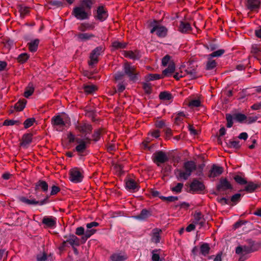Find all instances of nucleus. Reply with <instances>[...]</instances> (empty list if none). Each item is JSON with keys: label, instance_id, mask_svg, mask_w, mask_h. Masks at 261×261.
I'll list each match as a JSON object with an SVG mask.
<instances>
[{"label": "nucleus", "instance_id": "nucleus-9", "mask_svg": "<svg viewBox=\"0 0 261 261\" xmlns=\"http://www.w3.org/2000/svg\"><path fill=\"white\" fill-rule=\"evenodd\" d=\"M152 160L154 163L159 166L160 163H164L169 160L168 154L162 150L157 151L152 155Z\"/></svg>", "mask_w": 261, "mask_h": 261}, {"label": "nucleus", "instance_id": "nucleus-51", "mask_svg": "<svg viewBox=\"0 0 261 261\" xmlns=\"http://www.w3.org/2000/svg\"><path fill=\"white\" fill-rule=\"evenodd\" d=\"M228 145L230 148H233L235 149H239L241 146L240 142L234 140H229L228 143Z\"/></svg>", "mask_w": 261, "mask_h": 261}, {"label": "nucleus", "instance_id": "nucleus-20", "mask_svg": "<svg viewBox=\"0 0 261 261\" xmlns=\"http://www.w3.org/2000/svg\"><path fill=\"white\" fill-rule=\"evenodd\" d=\"M124 56L126 58H128L134 60H139L141 57L140 52L138 50H135L134 51H124Z\"/></svg>", "mask_w": 261, "mask_h": 261}, {"label": "nucleus", "instance_id": "nucleus-48", "mask_svg": "<svg viewBox=\"0 0 261 261\" xmlns=\"http://www.w3.org/2000/svg\"><path fill=\"white\" fill-rule=\"evenodd\" d=\"M29 55L26 53H22L19 55L17 58V61L19 63H24L29 59Z\"/></svg>", "mask_w": 261, "mask_h": 261}, {"label": "nucleus", "instance_id": "nucleus-41", "mask_svg": "<svg viewBox=\"0 0 261 261\" xmlns=\"http://www.w3.org/2000/svg\"><path fill=\"white\" fill-rule=\"evenodd\" d=\"M126 258L127 257L125 255H122L119 253L113 254L110 256L111 261H124Z\"/></svg>", "mask_w": 261, "mask_h": 261}, {"label": "nucleus", "instance_id": "nucleus-38", "mask_svg": "<svg viewBox=\"0 0 261 261\" xmlns=\"http://www.w3.org/2000/svg\"><path fill=\"white\" fill-rule=\"evenodd\" d=\"M27 100L25 99L20 100L15 104L14 108L17 111H21L25 108Z\"/></svg>", "mask_w": 261, "mask_h": 261}, {"label": "nucleus", "instance_id": "nucleus-28", "mask_svg": "<svg viewBox=\"0 0 261 261\" xmlns=\"http://www.w3.org/2000/svg\"><path fill=\"white\" fill-rule=\"evenodd\" d=\"M252 249H249L248 246L246 244L243 245H239L236 248V253L240 254V253H243L247 254L251 253V251Z\"/></svg>", "mask_w": 261, "mask_h": 261}, {"label": "nucleus", "instance_id": "nucleus-37", "mask_svg": "<svg viewBox=\"0 0 261 261\" xmlns=\"http://www.w3.org/2000/svg\"><path fill=\"white\" fill-rule=\"evenodd\" d=\"M83 89L84 92L86 94H91L94 93L96 90H97V88L96 86L94 85H84L83 87Z\"/></svg>", "mask_w": 261, "mask_h": 261}, {"label": "nucleus", "instance_id": "nucleus-35", "mask_svg": "<svg viewBox=\"0 0 261 261\" xmlns=\"http://www.w3.org/2000/svg\"><path fill=\"white\" fill-rule=\"evenodd\" d=\"M104 133V129L103 128H99L94 130L93 134L92 135V141L94 142H97L100 138L101 135Z\"/></svg>", "mask_w": 261, "mask_h": 261}, {"label": "nucleus", "instance_id": "nucleus-21", "mask_svg": "<svg viewBox=\"0 0 261 261\" xmlns=\"http://www.w3.org/2000/svg\"><path fill=\"white\" fill-rule=\"evenodd\" d=\"M66 241L72 247L74 246H79L80 245V239L74 234H70L69 236H64Z\"/></svg>", "mask_w": 261, "mask_h": 261}, {"label": "nucleus", "instance_id": "nucleus-26", "mask_svg": "<svg viewBox=\"0 0 261 261\" xmlns=\"http://www.w3.org/2000/svg\"><path fill=\"white\" fill-rule=\"evenodd\" d=\"M48 184L45 181L39 180L35 184V190L36 191L41 190L45 192L48 191Z\"/></svg>", "mask_w": 261, "mask_h": 261}, {"label": "nucleus", "instance_id": "nucleus-2", "mask_svg": "<svg viewBox=\"0 0 261 261\" xmlns=\"http://www.w3.org/2000/svg\"><path fill=\"white\" fill-rule=\"evenodd\" d=\"M99 226V223L96 222H92L89 223H87L86 224V227L88 229L85 232L84 228L81 226L76 228L75 230V234L77 236H83L82 237V240L84 241V242H86L87 240L92 235L94 234L96 231L95 229H91L93 227H97Z\"/></svg>", "mask_w": 261, "mask_h": 261}, {"label": "nucleus", "instance_id": "nucleus-32", "mask_svg": "<svg viewBox=\"0 0 261 261\" xmlns=\"http://www.w3.org/2000/svg\"><path fill=\"white\" fill-rule=\"evenodd\" d=\"M94 24L88 22L82 23L78 27V30L80 31L84 32L87 30H92L94 29Z\"/></svg>", "mask_w": 261, "mask_h": 261}, {"label": "nucleus", "instance_id": "nucleus-24", "mask_svg": "<svg viewBox=\"0 0 261 261\" xmlns=\"http://www.w3.org/2000/svg\"><path fill=\"white\" fill-rule=\"evenodd\" d=\"M195 224L199 225L200 227H202L204 223L205 220L203 218V216L201 212H196L194 215V221Z\"/></svg>", "mask_w": 261, "mask_h": 261}, {"label": "nucleus", "instance_id": "nucleus-4", "mask_svg": "<svg viewBox=\"0 0 261 261\" xmlns=\"http://www.w3.org/2000/svg\"><path fill=\"white\" fill-rule=\"evenodd\" d=\"M123 70L125 75H127L130 81H136L138 80L139 72L136 70V67L126 61L123 65Z\"/></svg>", "mask_w": 261, "mask_h": 261}, {"label": "nucleus", "instance_id": "nucleus-36", "mask_svg": "<svg viewBox=\"0 0 261 261\" xmlns=\"http://www.w3.org/2000/svg\"><path fill=\"white\" fill-rule=\"evenodd\" d=\"M210 250V247L209 244L204 243L201 245L200 247V254L205 256L208 254Z\"/></svg>", "mask_w": 261, "mask_h": 261}, {"label": "nucleus", "instance_id": "nucleus-27", "mask_svg": "<svg viewBox=\"0 0 261 261\" xmlns=\"http://www.w3.org/2000/svg\"><path fill=\"white\" fill-rule=\"evenodd\" d=\"M192 30L190 24L188 22L180 21L178 31L182 33H188Z\"/></svg>", "mask_w": 261, "mask_h": 261}, {"label": "nucleus", "instance_id": "nucleus-63", "mask_svg": "<svg viewBox=\"0 0 261 261\" xmlns=\"http://www.w3.org/2000/svg\"><path fill=\"white\" fill-rule=\"evenodd\" d=\"M186 76V73H184L182 71H180L179 72H177L174 75L173 77L177 80H179L181 77H184Z\"/></svg>", "mask_w": 261, "mask_h": 261}, {"label": "nucleus", "instance_id": "nucleus-40", "mask_svg": "<svg viewBox=\"0 0 261 261\" xmlns=\"http://www.w3.org/2000/svg\"><path fill=\"white\" fill-rule=\"evenodd\" d=\"M82 6L81 7H83L85 9H87L89 11L92 7L93 4H94V1L93 0H81Z\"/></svg>", "mask_w": 261, "mask_h": 261}, {"label": "nucleus", "instance_id": "nucleus-13", "mask_svg": "<svg viewBox=\"0 0 261 261\" xmlns=\"http://www.w3.org/2000/svg\"><path fill=\"white\" fill-rule=\"evenodd\" d=\"M233 187L230 182L226 178L221 177L216 186V189L219 192H224L226 190H231Z\"/></svg>", "mask_w": 261, "mask_h": 261}, {"label": "nucleus", "instance_id": "nucleus-12", "mask_svg": "<svg viewBox=\"0 0 261 261\" xmlns=\"http://www.w3.org/2000/svg\"><path fill=\"white\" fill-rule=\"evenodd\" d=\"M83 178V175L78 168L71 169L69 171V179L70 181L74 183L81 182Z\"/></svg>", "mask_w": 261, "mask_h": 261}, {"label": "nucleus", "instance_id": "nucleus-42", "mask_svg": "<svg viewBox=\"0 0 261 261\" xmlns=\"http://www.w3.org/2000/svg\"><path fill=\"white\" fill-rule=\"evenodd\" d=\"M34 91V88L33 84L30 83L27 87L25 89L23 95L25 97L28 98L29 96L32 95Z\"/></svg>", "mask_w": 261, "mask_h": 261}, {"label": "nucleus", "instance_id": "nucleus-49", "mask_svg": "<svg viewBox=\"0 0 261 261\" xmlns=\"http://www.w3.org/2000/svg\"><path fill=\"white\" fill-rule=\"evenodd\" d=\"M35 122V119L34 118L27 119L23 122L24 127L25 128H28L32 126Z\"/></svg>", "mask_w": 261, "mask_h": 261}, {"label": "nucleus", "instance_id": "nucleus-33", "mask_svg": "<svg viewBox=\"0 0 261 261\" xmlns=\"http://www.w3.org/2000/svg\"><path fill=\"white\" fill-rule=\"evenodd\" d=\"M21 202L29 205H38V201L35 198L28 199L25 197L22 196L19 198Z\"/></svg>", "mask_w": 261, "mask_h": 261}, {"label": "nucleus", "instance_id": "nucleus-30", "mask_svg": "<svg viewBox=\"0 0 261 261\" xmlns=\"http://www.w3.org/2000/svg\"><path fill=\"white\" fill-rule=\"evenodd\" d=\"M75 36L79 40L82 41L90 40L95 37L93 34L88 33H79Z\"/></svg>", "mask_w": 261, "mask_h": 261}, {"label": "nucleus", "instance_id": "nucleus-25", "mask_svg": "<svg viewBox=\"0 0 261 261\" xmlns=\"http://www.w3.org/2000/svg\"><path fill=\"white\" fill-rule=\"evenodd\" d=\"M175 69V66L174 62H170L167 68L164 70L162 72V76L163 77L167 76H170L174 72Z\"/></svg>", "mask_w": 261, "mask_h": 261}, {"label": "nucleus", "instance_id": "nucleus-3", "mask_svg": "<svg viewBox=\"0 0 261 261\" xmlns=\"http://www.w3.org/2000/svg\"><path fill=\"white\" fill-rule=\"evenodd\" d=\"M105 48L102 46H99L91 51L89 55L88 65L93 68L99 62V57L104 52Z\"/></svg>", "mask_w": 261, "mask_h": 261}, {"label": "nucleus", "instance_id": "nucleus-5", "mask_svg": "<svg viewBox=\"0 0 261 261\" xmlns=\"http://www.w3.org/2000/svg\"><path fill=\"white\" fill-rule=\"evenodd\" d=\"M75 130L85 136L90 134L92 131V125L86 121H77L75 123Z\"/></svg>", "mask_w": 261, "mask_h": 261}, {"label": "nucleus", "instance_id": "nucleus-57", "mask_svg": "<svg viewBox=\"0 0 261 261\" xmlns=\"http://www.w3.org/2000/svg\"><path fill=\"white\" fill-rule=\"evenodd\" d=\"M20 123L19 121L14 120H9L6 119L4 121L3 123V125L5 126H10L13 125L14 124H19Z\"/></svg>", "mask_w": 261, "mask_h": 261}, {"label": "nucleus", "instance_id": "nucleus-19", "mask_svg": "<svg viewBox=\"0 0 261 261\" xmlns=\"http://www.w3.org/2000/svg\"><path fill=\"white\" fill-rule=\"evenodd\" d=\"M42 222L46 227L53 228L56 226L57 218L53 216H45L43 218Z\"/></svg>", "mask_w": 261, "mask_h": 261}, {"label": "nucleus", "instance_id": "nucleus-15", "mask_svg": "<svg viewBox=\"0 0 261 261\" xmlns=\"http://www.w3.org/2000/svg\"><path fill=\"white\" fill-rule=\"evenodd\" d=\"M108 17V13L106 8L103 6H99L97 8L96 15L95 17L100 21H105Z\"/></svg>", "mask_w": 261, "mask_h": 261}, {"label": "nucleus", "instance_id": "nucleus-6", "mask_svg": "<svg viewBox=\"0 0 261 261\" xmlns=\"http://www.w3.org/2000/svg\"><path fill=\"white\" fill-rule=\"evenodd\" d=\"M151 26L152 27L150 30L151 33L155 32L156 35L161 38L166 36L168 32L167 29L165 27L159 24L158 21L153 20L151 23Z\"/></svg>", "mask_w": 261, "mask_h": 261}, {"label": "nucleus", "instance_id": "nucleus-54", "mask_svg": "<svg viewBox=\"0 0 261 261\" xmlns=\"http://www.w3.org/2000/svg\"><path fill=\"white\" fill-rule=\"evenodd\" d=\"M225 53V50L223 49H218L216 51H213L212 54L209 55V56L213 57H219L221 56Z\"/></svg>", "mask_w": 261, "mask_h": 261}, {"label": "nucleus", "instance_id": "nucleus-7", "mask_svg": "<svg viewBox=\"0 0 261 261\" xmlns=\"http://www.w3.org/2000/svg\"><path fill=\"white\" fill-rule=\"evenodd\" d=\"M91 139L85 137L84 139H77L76 143L78 145L75 147V150L80 154H81L86 150L88 146L91 144Z\"/></svg>", "mask_w": 261, "mask_h": 261}, {"label": "nucleus", "instance_id": "nucleus-47", "mask_svg": "<svg viewBox=\"0 0 261 261\" xmlns=\"http://www.w3.org/2000/svg\"><path fill=\"white\" fill-rule=\"evenodd\" d=\"M183 187L184 184L182 183L178 182L176 184L175 186L171 187L170 190L173 193L178 194L180 193L182 191Z\"/></svg>", "mask_w": 261, "mask_h": 261}, {"label": "nucleus", "instance_id": "nucleus-22", "mask_svg": "<svg viewBox=\"0 0 261 261\" xmlns=\"http://www.w3.org/2000/svg\"><path fill=\"white\" fill-rule=\"evenodd\" d=\"M245 243L248 246L249 249H252L251 252H255L259 249L260 248V244L256 242L251 239H247L245 241Z\"/></svg>", "mask_w": 261, "mask_h": 261}, {"label": "nucleus", "instance_id": "nucleus-1", "mask_svg": "<svg viewBox=\"0 0 261 261\" xmlns=\"http://www.w3.org/2000/svg\"><path fill=\"white\" fill-rule=\"evenodd\" d=\"M197 166L192 161H187L184 163L182 169H176L175 173L178 179L187 180L191 175L192 173L196 170Z\"/></svg>", "mask_w": 261, "mask_h": 261}, {"label": "nucleus", "instance_id": "nucleus-50", "mask_svg": "<svg viewBox=\"0 0 261 261\" xmlns=\"http://www.w3.org/2000/svg\"><path fill=\"white\" fill-rule=\"evenodd\" d=\"M233 119H234L233 116H232L230 114H226V119L227 121L226 126L227 127L230 128L232 126L233 123Z\"/></svg>", "mask_w": 261, "mask_h": 261}, {"label": "nucleus", "instance_id": "nucleus-34", "mask_svg": "<svg viewBox=\"0 0 261 261\" xmlns=\"http://www.w3.org/2000/svg\"><path fill=\"white\" fill-rule=\"evenodd\" d=\"M39 43V40L38 39H34V40L29 42L28 46L29 50L31 52H35L37 50L38 46Z\"/></svg>", "mask_w": 261, "mask_h": 261}, {"label": "nucleus", "instance_id": "nucleus-29", "mask_svg": "<svg viewBox=\"0 0 261 261\" xmlns=\"http://www.w3.org/2000/svg\"><path fill=\"white\" fill-rule=\"evenodd\" d=\"M246 186L245 187L244 191L248 193H252L256 189L259 188L260 185L257 183H254L252 181L247 182Z\"/></svg>", "mask_w": 261, "mask_h": 261}, {"label": "nucleus", "instance_id": "nucleus-44", "mask_svg": "<svg viewBox=\"0 0 261 261\" xmlns=\"http://www.w3.org/2000/svg\"><path fill=\"white\" fill-rule=\"evenodd\" d=\"M159 98L161 100H169L173 98V96L170 93L167 91H163L160 93Z\"/></svg>", "mask_w": 261, "mask_h": 261}, {"label": "nucleus", "instance_id": "nucleus-56", "mask_svg": "<svg viewBox=\"0 0 261 261\" xmlns=\"http://www.w3.org/2000/svg\"><path fill=\"white\" fill-rule=\"evenodd\" d=\"M163 78L162 75L159 74H149L147 75V79L149 81H153Z\"/></svg>", "mask_w": 261, "mask_h": 261}, {"label": "nucleus", "instance_id": "nucleus-23", "mask_svg": "<svg viewBox=\"0 0 261 261\" xmlns=\"http://www.w3.org/2000/svg\"><path fill=\"white\" fill-rule=\"evenodd\" d=\"M151 216V211L146 208H144L141 211L139 215L135 216V218L139 220L144 221Z\"/></svg>", "mask_w": 261, "mask_h": 261}, {"label": "nucleus", "instance_id": "nucleus-45", "mask_svg": "<svg viewBox=\"0 0 261 261\" xmlns=\"http://www.w3.org/2000/svg\"><path fill=\"white\" fill-rule=\"evenodd\" d=\"M184 73H186V75H189V77L193 79L196 77V70L191 67L188 68L187 69L185 70L184 72Z\"/></svg>", "mask_w": 261, "mask_h": 261}, {"label": "nucleus", "instance_id": "nucleus-55", "mask_svg": "<svg viewBox=\"0 0 261 261\" xmlns=\"http://www.w3.org/2000/svg\"><path fill=\"white\" fill-rule=\"evenodd\" d=\"M217 63L215 60H209L207 61L206 65V69L207 70H212L216 67Z\"/></svg>", "mask_w": 261, "mask_h": 261}, {"label": "nucleus", "instance_id": "nucleus-52", "mask_svg": "<svg viewBox=\"0 0 261 261\" xmlns=\"http://www.w3.org/2000/svg\"><path fill=\"white\" fill-rule=\"evenodd\" d=\"M200 105L201 101L199 99H192L189 103V106L191 108L199 107Z\"/></svg>", "mask_w": 261, "mask_h": 261}, {"label": "nucleus", "instance_id": "nucleus-61", "mask_svg": "<svg viewBox=\"0 0 261 261\" xmlns=\"http://www.w3.org/2000/svg\"><path fill=\"white\" fill-rule=\"evenodd\" d=\"M185 115L184 112H179L177 114V116L175 118V121L178 123L182 121Z\"/></svg>", "mask_w": 261, "mask_h": 261}, {"label": "nucleus", "instance_id": "nucleus-46", "mask_svg": "<svg viewBox=\"0 0 261 261\" xmlns=\"http://www.w3.org/2000/svg\"><path fill=\"white\" fill-rule=\"evenodd\" d=\"M234 119L237 121L242 123L245 120H247V117L245 114L241 113H236L233 115Z\"/></svg>", "mask_w": 261, "mask_h": 261}, {"label": "nucleus", "instance_id": "nucleus-10", "mask_svg": "<svg viewBox=\"0 0 261 261\" xmlns=\"http://www.w3.org/2000/svg\"><path fill=\"white\" fill-rule=\"evenodd\" d=\"M51 123L54 128L57 131H62L65 126V122L59 115L54 116L51 119Z\"/></svg>", "mask_w": 261, "mask_h": 261}, {"label": "nucleus", "instance_id": "nucleus-8", "mask_svg": "<svg viewBox=\"0 0 261 261\" xmlns=\"http://www.w3.org/2000/svg\"><path fill=\"white\" fill-rule=\"evenodd\" d=\"M205 189L203 182L197 179H194L190 185L189 191L191 193H202Z\"/></svg>", "mask_w": 261, "mask_h": 261}, {"label": "nucleus", "instance_id": "nucleus-18", "mask_svg": "<svg viewBox=\"0 0 261 261\" xmlns=\"http://www.w3.org/2000/svg\"><path fill=\"white\" fill-rule=\"evenodd\" d=\"M162 230L158 228H155L152 230L151 233V241L152 242L158 244L160 243Z\"/></svg>", "mask_w": 261, "mask_h": 261}, {"label": "nucleus", "instance_id": "nucleus-58", "mask_svg": "<svg viewBox=\"0 0 261 261\" xmlns=\"http://www.w3.org/2000/svg\"><path fill=\"white\" fill-rule=\"evenodd\" d=\"M143 88L144 90L145 93L147 94L151 93L152 91L151 85L150 83H144L143 84Z\"/></svg>", "mask_w": 261, "mask_h": 261}, {"label": "nucleus", "instance_id": "nucleus-11", "mask_svg": "<svg viewBox=\"0 0 261 261\" xmlns=\"http://www.w3.org/2000/svg\"><path fill=\"white\" fill-rule=\"evenodd\" d=\"M72 15L77 19L84 20L89 18L90 14L86 11L83 7H76L72 11Z\"/></svg>", "mask_w": 261, "mask_h": 261}, {"label": "nucleus", "instance_id": "nucleus-17", "mask_svg": "<svg viewBox=\"0 0 261 261\" xmlns=\"http://www.w3.org/2000/svg\"><path fill=\"white\" fill-rule=\"evenodd\" d=\"M223 172V168L216 165H213L209 171L208 177L215 178L220 176Z\"/></svg>", "mask_w": 261, "mask_h": 261}, {"label": "nucleus", "instance_id": "nucleus-62", "mask_svg": "<svg viewBox=\"0 0 261 261\" xmlns=\"http://www.w3.org/2000/svg\"><path fill=\"white\" fill-rule=\"evenodd\" d=\"M241 195L237 193L233 195L231 198V201L233 202H238L240 200Z\"/></svg>", "mask_w": 261, "mask_h": 261}, {"label": "nucleus", "instance_id": "nucleus-60", "mask_svg": "<svg viewBox=\"0 0 261 261\" xmlns=\"http://www.w3.org/2000/svg\"><path fill=\"white\" fill-rule=\"evenodd\" d=\"M30 12V9L28 7L21 6L19 9V12L21 15H25Z\"/></svg>", "mask_w": 261, "mask_h": 261}, {"label": "nucleus", "instance_id": "nucleus-14", "mask_svg": "<svg viewBox=\"0 0 261 261\" xmlns=\"http://www.w3.org/2000/svg\"><path fill=\"white\" fill-rule=\"evenodd\" d=\"M246 7L253 12H258L261 7V0H246Z\"/></svg>", "mask_w": 261, "mask_h": 261}, {"label": "nucleus", "instance_id": "nucleus-43", "mask_svg": "<svg viewBox=\"0 0 261 261\" xmlns=\"http://www.w3.org/2000/svg\"><path fill=\"white\" fill-rule=\"evenodd\" d=\"M32 141V135L31 134H24L22 137V145H26Z\"/></svg>", "mask_w": 261, "mask_h": 261}, {"label": "nucleus", "instance_id": "nucleus-59", "mask_svg": "<svg viewBox=\"0 0 261 261\" xmlns=\"http://www.w3.org/2000/svg\"><path fill=\"white\" fill-rule=\"evenodd\" d=\"M170 62H173L172 61H171V57L167 55H166L162 60V64L163 66H166L167 64Z\"/></svg>", "mask_w": 261, "mask_h": 261}, {"label": "nucleus", "instance_id": "nucleus-31", "mask_svg": "<svg viewBox=\"0 0 261 261\" xmlns=\"http://www.w3.org/2000/svg\"><path fill=\"white\" fill-rule=\"evenodd\" d=\"M251 54L257 59L258 57L261 55V46L258 44H253L251 47Z\"/></svg>", "mask_w": 261, "mask_h": 261}, {"label": "nucleus", "instance_id": "nucleus-53", "mask_svg": "<svg viewBox=\"0 0 261 261\" xmlns=\"http://www.w3.org/2000/svg\"><path fill=\"white\" fill-rule=\"evenodd\" d=\"M234 179L238 184L241 185H246L247 183V180L245 178L239 175H236L234 177Z\"/></svg>", "mask_w": 261, "mask_h": 261}, {"label": "nucleus", "instance_id": "nucleus-16", "mask_svg": "<svg viewBox=\"0 0 261 261\" xmlns=\"http://www.w3.org/2000/svg\"><path fill=\"white\" fill-rule=\"evenodd\" d=\"M125 188L130 192L138 191L139 189L138 184L133 179L128 178L125 180Z\"/></svg>", "mask_w": 261, "mask_h": 261}, {"label": "nucleus", "instance_id": "nucleus-64", "mask_svg": "<svg viewBox=\"0 0 261 261\" xmlns=\"http://www.w3.org/2000/svg\"><path fill=\"white\" fill-rule=\"evenodd\" d=\"M67 138L70 143H73L74 142H76V140L78 139L77 138H75V136L72 133H70L68 135Z\"/></svg>", "mask_w": 261, "mask_h": 261}, {"label": "nucleus", "instance_id": "nucleus-39", "mask_svg": "<svg viewBox=\"0 0 261 261\" xmlns=\"http://www.w3.org/2000/svg\"><path fill=\"white\" fill-rule=\"evenodd\" d=\"M127 43L124 42L114 41L112 43V46L114 49H123L126 48Z\"/></svg>", "mask_w": 261, "mask_h": 261}]
</instances>
